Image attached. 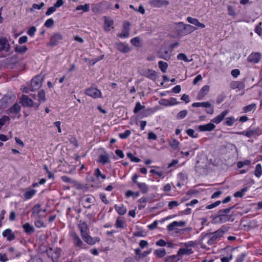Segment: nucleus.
Returning a JSON list of instances; mask_svg holds the SVG:
<instances>
[{"label":"nucleus","instance_id":"obj_45","mask_svg":"<svg viewBox=\"0 0 262 262\" xmlns=\"http://www.w3.org/2000/svg\"><path fill=\"white\" fill-rule=\"evenodd\" d=\"M235 120L233 117H228L226 119V121L224 123V125L228 126H232Z\"/></svg>","mask_w":262,"mask_h":262},{"label":"nucleus","instance_id":"obj_24","mask_svg":"<svg viewBox=\"0 0 262 262\" xmlns=\"http://www.w3.org/2000/svg\"><path fill=\"white\" fill-rule=\"evenodd\" d=\"M230 87L232 89H238L242 90L245 88V84L242 81H232L230 83Z\"/></svg>","mask_w":262,"mask_h":262},{"label":"nucleus","instance_id":"obj_23","mask_svg":"<svg viewBox=\"0 0 262 262\" xmlns=\"http://www.w3.org/2000/svg\"><path fill=\"white\" fill-rule=\"evenodd\" d=\"M158 57L162 58L166 60H168L170 59V54L169 52L167 50H165L164 51H159L157 52Z\"/></svg>","mask_w":262,"mask_h":262},{"label":"nucleus","instance_id":"obj_4","mask_svg":"<svg viewBox=\"0 0 262 262\" xmlns=\"http://www.w3.org/2000/svg\"><path fill=\"white\" fill-rule=\"evenodd\" d=\"M47 254L49 257H51L53 262H58L60 256L61 249L57 248L54 250L52 248H49L46 250Z\"/></svg>","mask_w":262,"mask_h":262},{"label":"nucleus","instance_id":"obj_32","mask_svg":"<svg viewBox=\"0 0 262 262\" xmlns=\"http://www.w3.org/2000/svg\"><path fill=\"white\" fill-rule=\"evenodd\" d=\"M154 254L156 255L158 258H162L164 257L166 254L165 249L164 248H161L156 249L154 251Z\"/></svg>","mask_w":262,"mask_h":262},{"label":"nucleus","instance_id":"obj_40","mask_svg":"<svg viewBox=\"0 0 262 262\" xmlns=\"http://www.w3.org/2000/svg\"><path fill=\"white\" fill-rule=\"evenodd\" d=\"M76 10H83L84 12H89L90 10V5L89 4H85L84 5H78L76 8Z\"/></svg>","mask_w":262,"mask_h":262},{"label":"nucleus","instance_id":"obj_17","mask_svg":"<svg viewBox=\"0 0 262 262\" xmlns=\"http://www.w3.org/2000/svg\"><path fill=\"white\" fill-rule=\"evenodd\" d=\"M2 235L4 237H6L7 240L10 242L15 238V235L10 229L5 230L2 233Z\"/></svg>","mask_w":262,"mask_h":262},{"label":"nucleus","instance_id":"obj_1","mask_svg":"<svg viewBox=\"0 0 262 262\" xmlns=\"http://www.w3.org/2000/svg\"><path fill=\"white\" fill-rule=\"evenodd\" d=\"M237 204L225 209H220L217 211L216 213L211 216L212 221L214 223L221 224L227 222H233L234 219L232 215L229 214L231 210L236 208Z\"/></svg>","mask_w":262,"mask_h":262},{"label":"nucleus","instance_id":"obj_29","mask_svg":"<svg viewBox=\"0 0 262 262\" xmlns=\"http://www.w3.org/2000/svg\"><path fill=\"white\" fill-rule=\"evenodd\" d=\"M192 253L193 251L191 249L180 248L178 252V254L179 257H181L182 255H190Z\"/></svg>","mask_w":262,"mask_h":262},{"label":"nucleus","instance_id":"obj_39","mask_svg":"<svg viewBox=\"0 0 262 262\" xmlns=\"http://www.w3.org/2000/svg\"><path fill=\"white\" fill-rule=\"evenodd\" d=\"M254 174L257 178H259L262 175V168L260 164H257L256 165Z\"/></svg>","mask_w":262,"mask_h":262},{"label":"nucleus","instance_id":"obj_27","mask_svg":"<svg viewBox=\"0 0 262 262\" xmlns=\"http://www.w3.org/2000/svg\"><path fill=\"white\" fill-rule=\"evenodd\" d=\"M20 106L18 103H15L8 109V111L10 113L16 114L20 112Z\"/></svg>","mask_w":262,"mask_h":262},{"label":"nucleus","instance_id":"obj_13","mask_svg":"<svg viewBox=\"0 0 262 262\" xmlns=\"http://www.w3.org/2000/svg\"><path fill=\"white\" fill-rule=\"evenodd\" d=\"M19 103L24 107H32L33 105V100L25 95H23L20 98Z\"/></svg>","mask_w":262,"mask_h":262},{"label":"nucleus","instance_id":"obj_30","mask_svg":"<svg viewBox=\"0 0 262 262\" xmlns=\"http://www.w3.org/2000/svg\"><path fill=\"white\" fill-rule=\"evenodd\" d=\"M28 50V48L24 45V46H18L16 45L14 47V51L15 52L21 54H23L25 53L26 52V51Z\"/></svg>","mask_w":262,"mask_h":262},{"label":"nucleus","instance_id":"obj_56","mask_svg":"<svg viewBox=\"0 0 262 262\" xmlns=\"http://www.w3.org/2000/svg\"><path fill=\"white\" fill-rule=\"evenodd\" d=\"M262 23L260 22L258 25H256L254 31L258 34L259 36H261L262 34V28L260 27Z\"/></svg>","mask_w":262,"mask_h":262},{"label":"nucleus","instance_id":"obj_12","mask_svg":"<svg viewBox=\"0 0 262 262\" xmlns=\"http://www.w3.org/2000/svg\"><path fill=\"white\" fill-rule=\"evenodd\" d=\"M261 55L259 52H253L248 57L247 60L249 62L257 63L261 59Z\"/></svg>","mask_w":262,"mask_h":262},{"label":"nucleus","instance_id":"obj_57","mask_svg":"<svg viewBox=\"0 0 262 262\" xmlns=\"http://www.w3.org/2000/svg\"><path fill=\"white\" fill-rule=\"evenodd\" d=\"M44 6L43 3H41L39 5L36 4H33L32 5V8H31L30 11L33 12L34 9H40Z\"/></svg>","mask_w":262,"mask_h":262},{"label":"nucleus","instance_id":"obj_9","mask_svg":"<svg viewBox=\"0 0 262 262\" xmlns=\"http://www.w3.org/2000/svg\"><path fill=\"white\" fill-rule=\"evenodd\" d=\"M149 5L155 8H160L163 6L166 7L169 4L167 0H149Z\"/></svg>","mask_w":262,"mask_h":262},{"label":"nucleus","instance_id":"obj_55","mask_svg":"<svg viewBox=\"0 0 262 262\" xmlns=\"http://www.w3.org/2000/svg\"><path fill=\"white\" fill-rule=\"evenodd\" d=\"M125 224V222L119 220V218L117 219L115 226L116 228H124L123 225Z\"/></svg>","mask_w":262,"mask_h":262},{"label":"nucleus","instance_id":"obj_43","mask_svg":"<svg viewBox=\"0 0 262 262\" xmlns=\"http://www.w3.org/2000/svg\"><path fill=\"white\" fill-rule=\"evenodd\" d=\"M227 97L226 94L225 92H222L221 94L219 95L216 98L217 104L221 103Z\"/></svg>","mask_w":262,"mask_h":262},{"label":"nucleus","instance_id":"obj_10","mask_svg":"<svg viewBox=\"0 0 262 262\" xmlns=\"http://www.w3.org/2000/svg\"><path fill=\"white\" fill-rule=\"evenodd\" d=\"M85 94L93 98H97L101 97V92L97 88H90L86 90Z\"/></svg>","mask_w":262,"mask_h":262},{"label":"nucleus","instance_id":"obj_36","mask_svg":"<svg viewBox=\"0 0 262 262\" xmlns=\"http://www.w3.org/2000/svg\"><path fill=\"white\" fill-rule=\"evenodd\" d=\"M36 191L35 189H31L27 191L24 194V197L25 200H28L31 199L33 195L35 194Z\"/></svg>","mask_w":262,"mask_h":262},{"label":"nucleus","instance_id":"obj_16","mask_svg":"<svg viewBox=\"0 0 262 262\" xmlns=\"http://www.w3.org/2000/svg\"><path fill=\"white\" fill-rule=\"evenodd\" d=\"M143 75L153 81H155L158 77L157 73L155 71L150 69L144 71Z\"/></svg>","mask_w":262,"mask_h":262},{"label":"nucleus","instance_id":"obj_58","mask_svg":"<svg viewBox=\"0 0 262 262\" xmlns=\"http://www.w3.org/2000/svg\"><path fill=\"white\" fill-rule=\"evenodd\" d=\"M36 31V28L34 26H32L30 27L29 30L27 31V34L32 37L34 35L35 32Z\"/></svg>","mask_w":262,"mask_h":262},{"label":"nucleus","instance_id":"obj_22","mask_svg":"<svg viewBox=\"0 0 262 262\" xmlns=\"http://www.w3.org/2000/svg\"><path fill=\"white\" fill-rule=\"evenodd\" d=\"M187 20L188 23L200 28H204L205 27V25L204 24L200 23L197 18L188 17L187 18Z\"/></svg>","mask_w":262,"mask_h":262},{"label":"nucleus","instance_id":"obj_31","mask_svg":"<svg viewBox=\"0 0 262 262\" xmlns=\"http://www.w3.org/2000/svg\"><path fill=\"white\" fill-rule=\"evenodd\" d=\"M137 186L142 193L145 194L148 192L149 188L145 183H139Z\"/></svg>","mask_w":262,"mask_h":262},{"label":"nucleus","instance_id":"obj_35","mask_svg":"<svg viewBox=\"0 0 262 262\" xmlns=\"http://www.w3.org/2000/svg\"><path fill=\"white\" fill-rule=\"evenodd\" d=\"M46 100V93L44 90H41L38 93V101L40 103H42L45 102Z\"/></svg>","mask_w":262,"mask_h":262},{"label":"nucleus","instance_id":"obj_47","mask_svg":"<svg viewBox=\"0 0 262 262\" xmlns=\"http://www.w3.org/2000/svg\"><path fill=\"white\" fill-rule=\"evenodd\" d=\"M177 59L178 60H184L186 62H190L191 61L192 59L189 60L188 58L187 57L186 55L184 53H180L177 55Z\"/></svg>","mask_w":262,"mask_h":262},{"label":"nucleus","instance_id":"obj_14","mask_svg":"<svg viewBox=\"0 0 262 262\" xmlns=\"http://www.w3.org/2000/svg\"><path fill=\"white\" fill-rule=\"evenodd\" d=\"M115 48L120 52L126 53L130 51V48L128 44L123 42L115 43Z\"/></svg>","mask_w":262,"mask_h":262},{"label":"nucleus","instance_id":"obj_8","mask_svg":"<svg viewBox=\"0 0 262 262\" xmlns=\"http://www.w3.org/2000/svg\"><path fill=\"white\" fill-rule=\"evenodd\" d=\"M15 96L12 94L5 95L0 100L2 106L6 107L15 99Z\"/></svg>","mask_w":262,"mask_h":262},{"label":"nucleus","instance_id":"obj_61","mask_svg":"<svg viewBox=\"0 0 262 262\" xmlns=\"http://www.w3.org/2000/svg\"><path fill=\"white\" fill-rule=\"evenodd\" d=\"M129 35V31L128 30H122V32L119 34L117 36L121 38H126Z\"/></svg>","mask_w":262,"mask_h":262},{"label":"nucleus","instance_id":"obj_7","mask_svg":"<svg viewBox=\"0 0 262 262\" xmlns=\"http://www.w3.org/2000/svg\"><path fill=\"white\" fill-rule=\"evenodd\" d=\"M223 236L216 230L214 232L209 233V239L207 244L209 245H213L216 243V241Z\"/></svg>","mask_w":262,"mask_h":262},{"label":"nucleus","instance_id":"obj_42","mask_svg":"<svg viewBox=\"0 0 262 262\" xmlns=\"http://www.w3.org/2000/svg\"><path fill=\"white\" fill-rule=\"evenodd\" d=\"M61 180L65 183L72 184L75 185L76 183V181L71 179V178L67 176H63L61 178Z\"/></svg>","mask_w":262,"mask_h":262},{"label":"nucleus","instance_id":"obj_53","mask_svg":"<svg viewBox=\"0 0 262 262\" xmlns=\"http://www.w3.org/2000/svg\"><path fill=\"white\" fill-rule=\"evenodd\" d=\"M54 24V21L52 18H49L47 19L45 24L44 26L48 28H51Z\"/></svg>","mask_w":262,"mask_h":262},{"label":"nucleus","instance_id":"obj_48","mask_svg":"<svg viewBox=\"0 0 262 262\" xmlns=\"http://www.w3.org/2000/svg\"><path fill=\"white\" fill-rule=\"evenodd\" d=\"M255 107H256V104L252 103L251 104H249V105H248L245 106L243 108V110L245 113H247V112H249L252 111V110L255 109Z\"/></svg>","mask_w":262,"mask_h":262},{"label":"nucleus","instance_id":"obj_54","mask_svg":"<svg viewBox=\"0 0 262 262\" xmlns=\"http://www.w3.org/2000/svg\"><path fill=\"white\" fill-rule=\"evenodd\" d=\"M229 227L226 225H223L217 231L220 233L222 236H223L224 234L227 232Z\"/></svg>","mask_w":262,"mask_h":262},{"label":"nucleus","instance_id":"obj_34","mask_svg":"<svg viewBox=\"0 0 262 262\" xmlns=\"http://www.w3.org/2000/svg\"><path fill=\"white\" fill-rule=\"evenodd\" d=\"M98 162L102 164H105L110 162L108 156L107 155H100L99 157Z\"/></svg>","mask_w":262,"mask_h":262},{"label":"nucleus","instance_id":"obj_38","mask_svg":"<svg viewBox=\"0 0 262 262\" xmlns=\"http://www.w3.org/2000/svg\"><path fill=\"white\" fill-rule=\"evenodd\" d=\"M158 66L163 73L166 72L168 66L167 62H164L163 61H159L158 62Z\"/></svg>","mask_w":262,"mask_h":262},{"label":"nucleus","instance_id":"obj_20","mask_svg":"<svg viewBox=\"0 0 262 262\" xmlns=\"http://www.w3.org/2000/svg\"><path fill=\"white\" fill-rule=\"evenodd\" d=\"M24 231L28 235H31L35 231V229L33 226L29 223H26L23 225Z\"/></svg>","mask_w":262,"mask_h":262},{"label":"nucleus","instance_id":"obj_3","mask_svg":"<svg viewBox=\"0 0 262 262\" xmlns=\"http://www.w3.org/2000/svg\"><path fill=\"white\" fill-rule=\"evenodd\" d=\"M176 32L179 36H183L193 32L196 28L190 25L184 24L183 22L176 23Z\"/></svg>","mask_w":262,"mask_h":262},{"label":"nucleus","instance_id":"obj_60","mask_svg":"<svg viewBox=\"0 0 262 262\" xmlns=\"http://www.w3.org/2000/svg\"><path fill=\"white\" fill-rule=\"evenodd\" d=\"M10 118L7 116H4L0 118V128L5 124V122L7 120H9Z\"/></svg>","mask_w":262,"mask_h":262},{"label":"nucleus","instance_id":"obj_33","mask_svg":"<svg viewBox=\"0 0 262 262\" xmlns=\"http://www.w3.org/2000/svg\"><path fill=\"white\" fill-rule=\"evenodd\" d=\"M211 103L208 102H194L192 103V106L193 107H204L205 108H208L209 106H210Z\"/></svg>","mask_w":262,"mask_h":262},{"label":"nucleus","instance_id":"obj_50","mask_svg":"<svg viewBox=\"0 0 262 262\" xmlns=\"http://www.w3.org/2000/svg\"><path fill=\"white\" fill-rule=\"evenodd\" d=\"M187 134L191 138H196L198 137V134H194V130L192 129L189 128L186 130Z\"/></svg>","mask_w":262,"mask_h":262},{"label":"nucleus","instance_id":"obj_37","mask_svg":"<svg viewBox=\"0 0 262 262\" xmlns=\"http://www.w3.org/2000/svg\"><path fill=\"white\" fill-rule=\"evenodd\" d=\"M41 211V205L39 204H37L34 206L32 208V212L31 216H34L36 214H38Z\"/></svg>","mask_w":262,"mask_h":262},{"label":"nucleus","instance_id":"obj_64","mask_svg":"<svg viewBox=\"0 0 262 262\" xmlns=\"http://www.w3.org/2000/svg\"><path fill=\"white\" fill-rule=\"evenodd\" d=\"M159 103L162 105L169 106V102L168 99H161L159 100Z\"/></svg>","mask_w":262,"mask_h":262},{"label":"nucleus","instance_id":"obj_44","mask_svg":"<svg viewBox=\"0 0 262 262\" xmlns=\"http://www.w3.org/2000/svg\"><path fill=\"white\" fill-rule=\"evenodd\" d=\"M179 142L175 139H171L169 142V145L173 149H176L179 145Z\"/></svg>","mask_w":262,"mask_h":262},{"label":"nucleus","instance_id":"obj_21","mask_svg":"<svg viewBox=\"0 0 262 262\" xmlns=\"http://www.w3.org/2000/svg\"><path fill=\"white\" fill-rule=\"evenodd\" d=\"M209 86L208 85H204L200 91L198 95V99H202L205 95L207 94L209 91Z\"/></svg>","mask_w":262,"mask_h":262},{"label":"nucleus","instance_id":"obj_46","mask_svg":"<svg viewBox=\"0 0 262 262\" xmlns=\"http://www.w3.org/2000/svg\"><path fill=\"white\" fill-rule=\"evenodd\" d=\"M145 106L142 105L139 102L136 103L135 107L134 109V113L135 114H137L140 111L144 108Z\"/></svg>","mask_w":262,"mask_h":262},{"label":"nucleus","instance_id":"obj_6","mask_svg":"<svg viewBox=\"0 0 262 262\" xmlns=\"http://www.w3.org/2000/svg\"><path fill=\"white\" fill-rule=\"evenodd\" d=\"M42 77L40 75L34 77L31 81L30 90L34 91L39 89L42 84Z\"/></svg>","mask_w":262,"mask_h":262},{"label":"nucleus","instance_id":"obj_28","mask_svg":"<svg viewBox=\"0 0 262 262\" xmlns=\"http://www.w3.org/2000/svg\"><path fill=\"white\" fill-rule=\"evenodd\" d=\"M261 134L260 130L259 128H257L256 129H249V130H247V133L246 134V137L250 138L255 135H259Z\"/></svg>","mask_w":262,"mask_h":262},{"label":"nucleus","instance_id":"obj_15","mask_svg":"<svg viewBox=\"0 0 262 262\" xmlns=\"http://www.w3.org/2000/svg\"><path fill=\"white\" fill-rule=\"evenodd\" d=\"M215 128V125L211 122L206 124L200 125L198 126V128L200 132H211Z\"/></svg>","mask_w":262,"mask_h":262},{"label":"nucleus","instance_id":"obj_63","mask_svg":"<svg viewBox=\"0 0 262 262\" xmlns=\"http://www.w3.org/2000/svg\"><path fill=\"white\" fill-rule=\"evenodd\" d=\"M179 205V203L176 201H172L169 202L168 203V207L169 209H171L173 207L178 206Z\"/></svg>","mask_w":262,"mask_h":262},{"label":"nucleus","instance_id":"obj_19","mask_svg":"<svg viewBox=\"0 0 262 262\" xmlns=\"http://www.w3.org/2000/svg\"><path fill=\"white\" fill-rule=\"evenodd\" d=\"M1 42L2 43H0V47H2L4 49L3 51H5L6 52H8L10 51L11 49V45L8 42V40L7 38L4 37H1Z\"/></svg>","mask_w":262,"mask_h":262},{"label":"nucleus","instance_id":"obj_62","mask_svg":"<svg viewBox=\"0 0 262 262\" xmlns=\"http://www.w3.org/2000/svg\"><path fill=\"white\" fill-rule=\"evenodd\" d=\"M246 256V253H242L241 255H239L237 256L235 262H243Z\"/></svg>","mask_w":262,"mask_h":262},{"label":"nucleus","instance_id":"obj_59","mask_svg":"<svg viewBox=\"0 0 262 262\" xmlns=\"http://www.w3.org/2000/svg\"><path fill=\"white\" fill-rule=\"evenodd\" d=\"M95 173L97 178L99 177H101L102 179H105L106 178L105 175L102 174L99 168L96 169Z\"/></svg>","mask_w":262,"mask_h":262},{"label":"nucleus","instance_id":"obj_52","mask_svg":"<svg viewBox=\"0 0 262 262\" xmlns=\"http://www.w3.org/2000/svg\"><path fill=\"white\" fill-rule=\"evenodd\" d=\"M131 132L129 130H126L124 133H120L119 134V136L121 139H126L130 135Z\"/></svg>","mask_w":262,"mask_h":262},{"label":"nucleus","instance_id":"obj_51","mask_svg":"<svg viewBox=\"0 0 262 262\" xmlns=\"http://www.w3.org/2000/svg\"><path fill=\"white\" fill-rule=\"evenodd\" d=\"M130 42L133 46L139 47L140 42V38L138 37H134L130 40Z\"/></svg>","mask_w":262,"mask_h":262},{"label":"nucleus","instance_id":"obj_11","mask_svg":"<svg viewBox=\"0 0 262 262\" xmlns=\"http://www.w3.org/2000/svg\"><path fill=\"white\" fill-rule=\"evenodd\" d=\"M71 237L73 238V243L76 247L79 248H86L83 247L84 245L83 242L76 232H73L71 234Z\"/></svg>","mask_w":262,"mask_h":262},{"label":"nucleus","instance_id":"obj_2","mask_svg":"<svg viewBox=\"0 0 262 262\" xmlns=\"http://www.w3.org/2000/svg\"><path fill=\"white\" fill-rule=\"evenodd\" d=\"M78 227L80 230L81 237L88 244L93 245L100 241V238L99 237H92L88 234L89 228L85 222H83L79 224Z\"/></svg>","mask_w":262,"mask_h":262},{"label":"nucleus","instance_id":"obj_18","mask_svg":"<svg viewBox=\"0 0 262 262\" xmlns=\"http://www.w3.org/2000/svg\"><path fill=\"white\" fill-rule=\"evenodd\" d=\"M228 111L225 110L222 113H221L220 115L215 117V118H213L211 120V122L214 123L216 124H219L220 122H221L224 119L225 116L228 114Z\"/></svg>","mask_w":262,"mask_h":262},{"label":"nucleus","instance_id":"obj_41","mask_svg":"<svg viewBox=\"0 0 262 262\" xmlns=\"http://www.w3.org/2000/svg\"><path fill=\"white\" fill-rule=\"evenodd\" d=\"M248 190L247 187L243 188L240 191L235 192L233 196L236 198H242L244 195V193L246 192Z\"/></svg>","mask_w":262,"mask_h":262},{"label":"nucleus","instance_id":"obj_26","mask_svg":"<svg viewBox=\"0 0 262 262\" xmlns=\"http://www.w3.org/2000/svg\"><path fill=\"white\" fill-rule=\"evenodd\" d=\"M182 257H179L178 254L167 256L164 258V262H177Z\"/></svg>","mask_w":262,"mask_h":262},{"label":"nucleus","instance_id":"obj_49","mask_svg":"<svg viewBox=\"0 0 262 262\" xmlns=\"http://www.w3.org/2000/svg\"><path fill=\"white\" fill-rule=\"evenodd\" d=\"M187 110H183L180 111L177 115V118L178 119H182L184 118L187 114Z\"/></svg>","mask_w":262,"mask_h":262},{"label":"nucleus","instance_id":"obj_5","mask_svg":"<svg viewBox=\"0 0 262 262\" xmlns=\"http://www.w3.org/2000/svg\"><path fill=\"white\" fill-rule=\"evenodd\" d=\"M63 39V36L60 33H56L52 35L50 41L47 43V46L54 47L57 46Z\"/></svg>","mask_w":262,"mask_h":262},{"label":"nucleus","instance_id":"obj_25","mask_svg":"<svg viewBox=\"0 0 262 262\" xmlns=\"http://www.w3.org/2000/svg\"><path fill=\"white\" fill-rule=\"evenodd\" d=\"M114 208L118 213L121 215L125 214L127 211L126 207L123 204L120 205H115Z\"/></svg>","mask_w":262,"mask_h":262}]
</instances>
